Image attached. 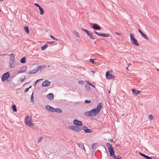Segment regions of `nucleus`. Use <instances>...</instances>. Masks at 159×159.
<instances>
[{
	"label": "nucleus",
	"instance_id": "nucleus-1",
	"mask_svg": "<svg viewBox=\"0 0 159 159\" xmlns=\"http://www.w3.org/2000/svg\"><path fill=\"white\" fill-rule=\"evenodd\" d=\"M106 145L108 148V150L110 153V156H113L114 157V159H115L116 158V157L115 153L114 148L112 147V145L109 143H107Z\"/></svg>",
	"mask_w": 159,
	"mask_h": 159
},
{
	"label": "nucleus",
	"instance_id": "nucleus-2",
	"mask_svg": "<svg viewBox=\"0 0 159 159\" xmlns=\"http://www.w3.org/2000/svg\"><path fill=\"white\" fill-rule=\"evenodd\" d=\"M99 113L94 108L90 111L85 112L84 114L86 116H96Z\"/></svg>",
	"mask_w": 159,
	"mask_h": 159
},
{
	"label": "nucleus",
	"instance_id": "nucleus-3",
	"mask_svg": "<svg viewBox=\"0 0 159 159\" xmlns=\"http://www.w3.org/2000/svg\"><path fill=\"white\" fill-rule=\"evenodd\" d=\"M31 117H30L28 115L26 116L25 117V123L27 125L30 127L34 126L35 124L31 122Z\"/></svg>",
	"mask_w": 159,
	"mask_h": 159
},
{
	"label": "nucleus",
	"instance_id": "nucleus-4",
	"mask_svg": "<svg viewBox=\"0 0 159 159\" xmlns=\"http://www.w3.org/2000/svg\"><path fill=\"white\" fill-rule=\"evenodd\" d=\"M130 35L131 43L135 46H139V44L137 40L134 38V35L131 33Z\"/></svg>",
	"mask_w": 159,
	"mask_h": 159
},
{
	"label": "nucleus",
	"instance_id": "nucleus-5",
	"mask_svg": "<svg viewBox=\"0 0 159 159\" xmlns=\"http://www.w3.org/2000/svg\"><path fill=\"white\" fill-rule=\"evenodd\" d=\"M10 74L9 72H7L3 74L1 78L2 81L3 82L7 80L10 77Z\"/></svg>",
	"mask_w": 159,
	"mask_h": 159
},
{
	"label": "nucleus",
	"instance_id": "nucleus-6",
	"mask_svg": "<svg viewBox=\"0 0 159 159\" xmlns=\"http://www.w3.org/2000/svg\"><path fill=\"white\" fill-rule=\"evenodd\" d=\"M69 128L77 132H80L82 130V129L81 127H79L77 126H69Z\"/></svg>",
	"mask_w": 159,
	"mask_h": 159
},
{
	"label": "nucleus",
	"instance_id": "nucleus-7",
	"mask_svg": "<svg viewBox=\"0 0 159 159\" xmlns=\"http://www.w3.org/2000/svg\"><path fill=\"white\" fill-rule=\"evenodd\" d=\"M93 32L98 36H103L104 37H108L110 36V34L109 33L105 34L103 33H100L97 32L96 31H94Z\"/></svg>",
	"mask_w": 159,
	"mask_h": 159
},
{
	"label": "nucleus",
	"instance_id": "nucleus-8",
	"mask_svg": "<svg viewBox=\"0 0 159 159\" xmlns=\"http://www.w3.org/2000/svg\"><path fill=\"white\" fill-rule=\"evenodd\" d=\"M73 123L74 125L77 126H82L83 125V124L81 121L76 119L73 120Z\"/></svg>",
	"mask_w": 159,
	"mask_h": 159
},
{
	"label": "nucleus",
	"instance_id": "nucleus-9",
	"mask_svg": "<svg viewBox=\"0 0 159 159\" xmlns=\"http://www.w3.org/2000/svg\"><path fill=\"white\" fill-rule=\"evenodd\" d=\"M106 78L108 79L115 78V76L114 75L110 74L108 71L106 73Z\"/></svg>",
	"mask_w": 159,
	"mask_h": 159
},
{
	"label": "nucleus",
	"instance_id": "nucleus-10",
	"mask_svg": "<svg viewBox=\"0 0 159 159\" xmlns=\"http://www.w3.org/2000/svg\"><path fill=\"white\" fill-rule=\"evenodd\" d=\"M82 129L83 130L87 133H92L93 131V130L89 129L88 127L85 126H83Z\"/></svg>",
	"mask_w": 159,
	"mask_h": 159
},
{
	"label": "nucleus",
	"instance_id": "nucleus-11",
	"mask_svg": "<svg viewBox=\"0 0 159 159\" xmlns=\"http://www.w3.org/2000/svg\"><path fill=\"white\" fill-rule=\"evenodd\" d=\"M92 28L96 30H100L101 29V27L99 25L95 23L93 24Z\"/></svg>",
	"mask_w": 159,
	"mask_h": 159
},
{
	"label": "nucleus",
	"instance_id": "nucleus-12",
	"mask_svg": "<svg viewBox=\"0 0 159 159\" xmlns=\"http://www.w3.org/2000/svg\"><path fill=\"white\" fill-rule=\"evenodd\" d=\"M102 106L103 104L102 103H99L95 109L99 113Z\"/></svg>",
	"mask_w": 159,
	"mask_h": 159
},
{
	"label": "nucleus",
	"instance_id": "nucleus-13",
	"mask_svg": "<svg viewBox=\"0 0 159 159\" xmlns=\"http://www.w3.org/2000/svg\"><path fill=\"white\" fill-rule=\"evenodd\" d=\"M102 106L103 104L102 103H99L95 109L99 113Z\"/></svg>",
	"mask_w": 159,
	"mask_h": 159
},
{
	"label": "nucleus",
	"instance_id": "nucleus-14",
	"mask_svg": "<svg viewBox=\"0 0 159 159\" xmlns=\"http://www.w3.org/2000/svg\"><path fill=\"white\" fill-rule=\"evenodd\" d=\"M51 82L48 80H46L43 82L42 84V86L43 87H47L50 85Z\"/></svg>",
	"mask_w": 159,
	"mask_h": 159
},
{
	"label": "nucleus",
	"instance_id": "nucleus-15",
	"mask_svg": "<svg viewBox=\"0 0 159 159\" xmlns=\"http://www.w3.org/2000/svg\"><path fill=\"white\" fill-rule=\"evenodd\" d=\"M45 108L46 109L49 111L52 112H54V108L49 105H47L45 107Z\"/></svg>",
	"mask_w": 159,
	"mask_h": 159
},
{
	"label": "nucleus",
	"instance_id": "nucleus-16",
	"mask_svg": "<svg viewBox=\"0 0 159 159\" xmlns=\"http://www.w3.org/2000/svg\"><path fill=\"white\" fill-rule=\"evenodd\" d=\"M11 68H13L15 65V60L11 59L9 60Z\"/></svg>",
	"mask_w": 159,
	"mask_h": 159
},
{
	"label": "nucleus",
	"instance_id": "nucleus-17",
	"mask_svg": "<svg viewBox=\"0 0 159 159\" xmlns=\"http://www.w3.org/2000/svg\"><path fill=\"white\" fill-rule=\"evenodd\" d=\"M132 91L134 95L138 94L139 93H141L140 91L137 90L136 89H132Z\"/></svg>",
	"mask_w": 159,
	"mask_h": 159
},
{
	"label": "nucleus",
	"instance_id": "nucleus-18",
	"mask_svg": "<svg viewBox=\"0 0 159 159\" xmlns=\"http://www.w3.org/2000/svg\"><path fill=\"white\" fill-rule=\"evenodd\" d=\"M47 98L50 100L53 99L54 98V95L52 93H49L47 96Z\"/></svg>",
	"mask_w": 159,
	"mask_h": 159
},
{
	"label": "nucleus",
	"instance_id": "nucleus-19",
	"mask_svg": "<svg viewBox=\"0 0 159 159\" xmlns=\"http://www.w3.org/2000/svg\"><path fill=\"white\" fill-rule=\"evenodd\" d=\"M46 67V66L44 65L41 66H39L38 69H37V70H38V71L40 70L41 71L42 70L44 69Z\"/></svg>",
	"mask_w": 159,
	"mask_h": 159
},
{
	"label": "nucleus",
	"instance_id": "nucleus-20",
	"mask_svg": "<svg viewBox=\"0 0 159 159\" xmlns=\"http://www.w3.org/2000/svg\"><path fill=\"white\" fill-rule=\"evenodd\" d=\"M73 34L75 36H76L78 37L79 38H80V35H79V33L75 31V30H74L72 32Z\"/></svg>",
	"mask_w": 159,
	"mask_h": 159
},
{
	"label": "nucleus",
	"instance_id": "nucleus-21",
	"mask_svg": "<svg viewBox=\"0 0 159 159\" xmlns=\"http://www.w3.org/2000/svg\"><path fill=\"white\" fill-rule=\"evenodd\" d=\"M55 111L57 113H61L62 112V111L59 108H57L56 109L54 108V112Z\"/></svg>",
	"mask_w": 159,
	"mask_h": 159
},
{
	"label": "nucleus",
	"instance_id": "nucleus-22",
	"mask_svg": "<svg viewBox=\"0 0 159 159\" xmlns=\"http://www.w3.org/2000/svg\"><path fill=\"white\" fill-rule=\"evenodd\" d=\"M39 9L40 11V14L41 15H43L44 13V11L43 8L41 7H40V8H39Z\"/></svg>",
	"mask_w": 159,
	"mask_h": 159
},
{
	"label": "nucleus",
	"instance_id": "nucleus-23",
	"mask_svg": "<svg viewBox=\"0 0 159 159\" xmlns=\"http://www.w3.org/2000/svg\"><path fill=\"white\" fill-rule=\"evenodd\" d=\"M26 57H22L20 60V62L21 63H24L26 62Z\"/></svg>",
	"mask_w": 159,
	"mask_h": 159
},
{
	"label": "nucleus",
	"instance_id": "nucleus-24",
	"mask_svg": "<svg viewBox=\"0 0 159 159\" xmlns=\"http://www.w3.org/2000/svg\"><path fill=\"white\" fill-rule=\"evenodd\" d=\"M14 112H16L17 111L16 106L15 105H12L11 106Z\"/></svg>",
	"mask_w": 159,
	"mask_h": 159
},
{
	"label": "nucleus",
	"instance_id": "nucleus-25",
	"mask_svg": "<svg viewBox=\"0 0 159 159\" xmlns=\"http://www.w3.org/2000/svg\"><path fill=\"white\" fill-rule=\"evenodd\" d=\"M77 145L79 146V147H80L82 149L85 150V148L84 145L81 144L77 143Z\"/></svg>",
	"mask_w": 159,
	"mask_h": 159
},
{
	"label": "nucleus",
	"instance_id": "nucleus-26",
	"mask_svg": "<svg viewBox=\"0 0 159 159\" xmlns=\"http://www.w3.org/2000/svg\"><path fill=\"white\" fill-rule=\"evenodd\" d=\"M87 35L90 37L91 39H95V38L93 36L91 32H90Z\"/></svg>",
	"mask_w": 159,
	"mask_h": 159
},
{
	"label": "nucleus",
	"instance_id": "nucleus-27",
	"mask_svg": "<svg viewBox=\"0 0 159 159\" xmlns=\"http://www.w3.org/2000/svg\"><path fill=\"white\" fill-rule=\"evenodd\" d=\"M48 47V44H45L41 47V50H45Z\"/></svg>",
	"mask_w": 159,
	"mask_h": 159
},
{
	"label": "nucleus",
	"instance_id": "nucleus-28",
	"mask_svg": "<svg viewBox=\"0 0 159 159\" xmlns=\"http://www.w3.org/2000/svg\"><path fill=\"white\" fill-rule=\"evenodd\" d=\"M13 59L15 60V55L13 53H11L10 54V60Z\"/></svg>",
	"mask_w": 159,
	"mask_h": 159
},
{
	"label": "nucleus",
	"instance_id": "nucleus-29",
	"mask_svg": "<svg viewBox=\"0 0 159 159\" xmlns=\"http://www.w3.org/2000/svg\"><path fill=\"white\" fill-rule=\"evenodd\" d=\"M42 79H38V80H37L36 81H35V82H34V83H33V85L34 86H35L38 82L42 80Z\"/></svg>",
	"mask_w": 159,
	"mask_h": 159
},
{
	"label": "nucleus",
	"instance_id": "nucleus-30",
	"mask_svg": "<svg viewBox=\"0 0 159 159\" xmlns=\"http://www.w3.org/2000/svg\"><path fill=\"white\" fill-rule=\"evenodd\" d=\"M37 71H38V70L37 69H34L31 70L30 72L29 73V74H32L33 73H36Z\"/></svg>",
	"mask_w": 159,
	"mask_h": 159
},
{
	"label": "nucleus",
	"instance_id": "nucleus-31",
	"mask_svg": "<svg viewBox=\"0 0 159 159\" xmlns=\"http://www.w3.org/2000/svg\"><path fill=\"white\" fill-rule=\"evenodd\" d=\"M24 30L26 33L28 34L29 33V29L27 26H25L24 27Z\"/></svg>",
	"mask_w": 159,
	"mask_h": 159
},
{
	"label": "nucleus",
	"instance_id": "nucleus-32",
	"mask_svg": "<svg viewBox=\"0 0 159 159\" xmlns=\"http://www.w3.org/2000/svg\"><path fill=\"white\" fill-rule=\"evenodd\" d=\"M96 143H93L91 146V148L92 149H94V150H95V149H96Z\"/></svg>",
	"mask_w": 159,
	"mask_h": 159
},
{
	"label": "nucleus",
	"instance_id": "nucleus-33",
	"mask_svg": "<svg viewBox=\"0 0 159 159\" xmlns=\"http://www.w3.org/2000/svg\"><path fill=\"white\" fill-rule=\"evenodd\" d=\"M81 29L83 31L86 33L87 34H88L90 32L88 30L85 29L84 28H82Z\"/></svg>",
	"mask_w": 159,
	"mask_h": 159
},
{
	"label": "nucleus",
	"instance_id": "nucleus-34",
	"mask_svg": "<svg viewBox=\"0 0 159 159\" xmlns=\"http://www.w3.org/2000/svg\"><path fill=\"white\" fill-rule=\"evenodd\" d=\"M85 82L89 85L91 86H92L94 88H95V86L93 84L91 83L90 82L87 81H85Z\"/></svg>",
	"mask_w": 159,
	"mask_h": 159
},
{
	"label": "nucleus",
	"instance_id": "nucleus-35",
	"mask_svg": "<svg viewBox=\"0 0 159 159\" xmlns=\"http://www.w3.org/2000/svg\"><path fill=\"white\" fill-rule=\"evenodd\" d=\"M141 35L143 36V37L145 39H146L147 40H148V39L146 35L144 34V33H143L141 34Z\"/></svg>",
	"mask_w": 159,
	"mask_h": 159
},
{
	"label": "nucleus",
	"instance_id": "nucleus-36",
	"mask_svg": "<svg viewBox=\"0 0 159 159\" xmlns=\"http://www.w3.org/2000/svg\"><path fill=\"white\" fill-rule=\"evenodd\" d=\"M85 87L86 89L88 90H90V86L87 84L85 85Z\"/></svg>",
	"mask_w": 159,
	"mask_h": 159
},
{
	"label": "nucleus",
	"instance_id": "nucleus-37",
	"mask_svg": "<svg viewBox=\"0 0 159 159\" xmlns=\"http://www.w3.org/2000/svg\"><path fill=\"white\" fill-rule=\"evenodd\" d=\"M27 67L25 66H23L21 70L24 72L26 70Z\"/></svg>",
	"mask_w": 159,
	"mask_h": 159
},
{
	"label": "nucleus",
	"instance_id": "nucleus-38",
	"mask_svg": "<svg viewBox=\"0 0 159 159\" xmlns=\"http://www.w3.org/2000/svg\"><path fill=\"white\" fill-rule=\"evenodd\" d=\"M25 76H24V78H22L21 77L19 79V80L20 82H22L24 81L25 80Z\"/></svg>",
	"mask_w": 159,
	"mask_h": 159
},
{
	"label": "nucleus",
	"instance_id": "nucleus-39",
	"mask_svg": "<svg viewBox=\"0 0 159 159\" xmlns=\"http://www.w3.org/2000/svg\"><path fill=\"white\" fill-rule=\"evenodd\" d=\"M33 93H34L33 92L31 95V99H30V100H31V101H32V102L33 103H34V97H33Z\"/></svg>",
	"mask_w": 159,
	"mask_h": 159
},
{
	"label": "nucleus",
	"instance_id": "nucleus-40",
	"mask_svg": "<svg viewBox=\"0 0 159 159\" xmlns=\"http://www.w3.org/2000/svg\"><path fill=\"white\" fill-rule=\"evenodd\" d=\"M97 60L96 59H89V61L90 62H92L93 63H95L94 62V61L95 60Z\"/></svg>",
	"mask_w": 159,
	"mask_h": 159
},
{
	"label": "nucleus",
	"instance_id": "nucleus-41",
	"mask_svg": "<svg viewBox=\"0 0 159 159\" xmlns=\"http://www.w3.org/2000/svg\"><path fill=\"white\" fill-rule=\"evenodd\" d=\"M139 153L140 154V155H141L143 157H144L145 158H146V156L147 155H145V154H143V153H141V152H139Z\"/></svg>",
	"mask_w": 159,
	"mask_h": 159
},
{
	"label": "nucleus",
	"instance_id": "nucleus-42",
	"mask_svg": "<svg viewBox=\"0 0 159 159\" xmlns=\"http://www.w3.org/2000/svg\"><path fill=\"white\" fill-rule=\"evenodd\" d=\"M91 102V100H86L84 101V102L86 103H89Z\"/></svg>",
	"mask_w": 159,
	"mask_h": 159
},
{
	"label": "nucleus",
	"instance_id": "nucleus-43",
	"mask_svg": "<svg viewBox=\"0 0 159 159\" xmlns=\"http://www.w3.org/2000/svg\"><path fill=\"white\" fill-rule=\"evenodd\" d=\"M50 37H51V38H52V39H53L54 40H55L57 41V40H58V39H56V38H54V37L53 36H52V35H51L50 36Z\"/></svg>",
	"mask_w": 159,
	"mask_h": 159
},
{
	"label": "nucleus",
	"instance_id": "nucleus-44",
	"mask_svg": "<svg viewBox=\"0 0 159 159\" xmlns=\"http://www.w3.org/2000/svg\"><path fill=\"white\" fill-rule=\"evenodd\" d=\"M78 83L80 84H83L84 83V81H78Z\"/></svg>",
	"mask_w": 159,
	"mask_h": 159
},
{
	"label": "nucleus",
	"instance_id": "nucleus-45",
	"mask_svg": "<svg viewBox=\"0 0 159 159\" xmlns=\"http://www.w3.org/2000/svg\"><path fill=\"white\" fill-rule=\"evenodd\" d=\"M55 42L54 41H48L47 43L49 44H52V43H54Z\"/></svg>",
	"mask_w": 159,
	"mask_h": 159
},
{
	"label": "nucleus",
	"instance_id": "nucleus-46",
	"mask_svg": "<svg viewBox=\"0 0 159 159\" xmlns=\"http://www.w3.org/2000/svg\"><path fill=\"white\" fill-rule=\"evenodd\" d=\"M43 139V137H41L38 140V143H40V142H41V140H42V139Z\"/></svg>",
	"mask_w": 159,
	"mask_h": 159
},
{
	"label": "nucleus",
	"instance_id": "nucleus-47",
	"mask_svg": "<svg viewBox=\"0 0 159 159\" xmlns=\"http://www.w3.org/2000/svg\"><path fill=\"white\" fill-rule=\"evenodd\" d=\"M149 118L151 120H152V118H153V116L152 115H150L149 116Z\"/></svg>",
	"mask_w": 159,
	"mask_h": 159
},
{
	"label": "nucleus",
	"instance_id": "nucleus-48",
	"mask_svg": "<svg viewBox=\"0 0 159 159\" xmlns=\"http://www.w3.org/2000/svg\"><path fill=\"white\" fill-rule=\"evenodd\" d=\"M34 5H35V6H36V7H39V8H40V7H41L39 4H38V3H35L34 4Z\"/></svg>",
	"mask_w": 159,
	"mask_h": 159
},
{
	"label": "nucleus",
	"instance_id": "nucleus-49",
	"mask_svg": "<svg viewBox=\"0 0 159 159\" xmlns=\"http://www.w3.org/2000/svg\"><path fill=\"white\" fill-rule=\"evenodd\" d=\"M145 158L147 159H152V157H148V156H146Z\"/></svg>",
	"mask_w": 159,
	"mask_h": 159
},
{
	"label": "nucleus",
	"instance_id": "nucleus-50",
	"mask_svg": "<svg viewBox=\"0 0 159 159\" xmlns=\"http://www.w3.org/2000/svg\"><path fill=\"white\" fill-rule=\"evenodd\" d=\"M29 90V88H27L25 89V90H24V92L25 93H26V92H27Z\"/></svg>",
	"mask_w": 159,
	"mask_h": 159
},
{
	"label": "nucleus",
	"instance_id": "nucleus-51",
	"mask_svg": "<svg viewBox=\"0 0 159 159\" xmlns=\"http://www.w3.org/2000/svg\"><path fill=\"white\" fill-rule=\"evenodd\" d=\"M24 71H22V70H20L18 72V74H19V73H24Z\"/></svg>",
	"mask_w": 159,
	"mask_h": 159
},
{
	"label": "nucleus",
	"instance_id": "nucleus-52",
	"mask_svg": "<svg viewBox=\"0 0 159 159\" xmlns=\"http://www.w3.org/2000/svg\"><path fill=\"white\" fill-rule=\"evenodd\" d=\"M138 31L141 34L143 33L140 29H138Z\"/></svg>",
	"mask_w": 159,
	"mask_h": 159
},
{
	"label": "nucleus",
	"instance_id": "nucleus-53",
	"mask_svg": "<svg viewBox=\"0 0 159 159\" xmlns=\"http://www.w3.org/2000/svg\"><path fill=\"white\" fill-rule=\"evenodd\" d=\"M114 34H116L118 35H120V34H120V33H117V32H115V33H114Z\"/></svg>",
	"mask_w": 159,
	"mask_h": 159
},
{
	"label": "nucleus",
	"instance_id": "nucleus-54",
	"mask_svg": "<svg viewBox=\"0 0 159 159\" xmlns=\"http://www.w3.org/2000/svg\"><path fill=\"white\" fill-rule=\"evenodd\" d=\"M115 159H121V157H120V158L117 157L116 158V157Z\"/></svg>",
	"mask_w": 159,
	"mask_h": 159
},
{
	"label": "nucleus",
	"instance_id": "nucleus-55",
	"mask_svg": "<svg viewBox=\"0 0 159 159\" xmlns=\"http://www.w3.org/2000/svg\"><path fill=\"white\" fill-rule=\"evenodd\" d=\"M32 87V86L31 85L30 86L29 88H29V89H30Z\"/></svg>",
	"mask_w": 159,
	"mask_h": 159
},
{
	"label": "nucleus",
	"instance_id": "nucleus-56",
	"mask_svg": "<svg viewBox=\"0 0 159 159\" xmlns=\"http://www.w3.org/2000/svg\"><path fill=\"white\" fill-rule=\"evenodd\" d=\"M29 83V82H28V83H26L25 84H24V85H25V84H28Z\"/></svg>",
	"mask_w": 159,
	"mask_h": 159
},
{
	"label": "nucleus",
	"instance_id": "nucleus-57",
	"mask_svg": "<svg viewBox=\"0 0 159 159\" xmlns=\"http://www.w3.org/2000/svg\"><path fill=\"white\" fill-rule=\"evenodd\" d=\"M128 66L127 67V68H126L127 70H128Z\"/></svg>",
	"mask_w": 159,
	"mask_h": 159
},
{
	"label": "nucleus",
	"instance_id": "nucleus-58",
	"mask_svg": "<svg viewBox=\"0 0 159 159\" xmlns=\"http://www.w3.org/2000/svg\"><path fill=\"white\" fill-rule=\"evenodd\" d=\"M157 70L158 71H159V69H157Z\"/></svg>",
	"mask_w": 159,
	"mask_h": 159
},
{
	"label": "nucleus",
	"instance_id": "nucleus-59",
	"mask_svg": "<svg viewBox=\"0 0 159 159\" xmlns=\"http://www.w3.org/2000/svg\"><path fill=\"white\" fill-rule=\"evenodd\" d=\"M92 72L93 73H94V71H92Z\"/></svg>",
	"mask_w": 159,
	"mask_h": 159
},
{
	"label": "nucleus",
	"instance_id": "nucleus-60",
	"mask_svg": "<svg viewBox=\"0 0 159 159\" xmlns=\"http://www.w3.org/2000/svg\"><path fill=\"white\" fill-rule=\"evenodd\" d=\"M110 91H109V93H110Z\"/></svg>",
	"mask_w": 159,
	"mask_h": 159
},
{
	"label": "nucleus",
	"instance_id": "nucleus-61",
	"mask_svg": "<svg viewBox=\"0 0 159 159\" xmlns=\"http://www.w3.org/2000/svg\"><path fill=\"white\" fill-rule=\"evenodd\" d=\"M111 142H112L113 141V140H111Z\"/></svg>",
	"mask_w": 159,
	"mask_h": 159
},
{
	"label": "nucleus",
	"instance_id": "nucleus-62",
	"mask_svg": "<svg viewBox=\"0 0 159 159\" xmlns=\"http://www.w3.org/2000/svg\"><path fill=\"white\" fill-rule=\"evenodd\" d=\"M111 142H112L113 141V140H111Z\"/></svg>",
	"mask_w": 159,
	"mask_h": 159
},
{
	"label": "nucleus",
	"instance_id": "nucleus-63",
	"mask_svg": "<svg viewBox=\"0 0 159 159\" xmlns=\"http://www.w3.org/2000/svg\"><path fill=\"white\" fill-rule=\"evenodd\" d=\"M2 0H0V1H2Z\"/></svg>",
	"mask_w": 159,
	"mask_h": 159
}]
</instances>
